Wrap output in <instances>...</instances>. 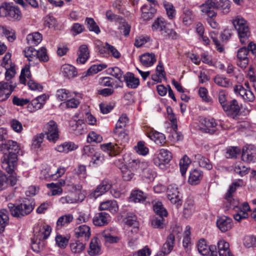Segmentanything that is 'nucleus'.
Here are the masks:
<instances>
[{
    "mask_svg": "<svg viewBox=\"0 0 256 256\" xmlns=\"http://www.w3.org/2000/svg\"><path fill=\"white\" fill-rule=\"evenodd\" d=\"M20 150V146L16 142L0 140V151L4 154L1 159L2 167L10 174L14 171Z\"/></svg>",
    "mask_w": 256,
    "mask_h": 256,
    "instance_id": "nucleus-1",
    "label": "nucleus"
},
{
    "mask_svg": "<svg viewBox=\"0 0 256 256\" xmlns=\"http://www.w3.org/2000/svg\"><path fill=\"white\" fill-rule=\"evenodd\" d=\"M51 228L48 225L37 224L34 228V236L32 238V248L38 252L43 250L46 245V240L51 232Z\"/></svg>",
    "mask_w": 256,
    "mask_h": 256,
    "instance_id": "nucleus-2",
    "label": "nucleus"
},
{
    "mask_svg": "<svg viewBox=\"0 0 256 256\" xmlns=\"http://www.w3.org/2000/svg\"><path fill=\"white\" fill-rule=\"evenodd\" d=\"M8 206L12 216L17 218H22L29 214L34 208L33 202L28 198H24L18 204L9 203Z\"/></svg>",
    "mask_w": 256,
    "mask_h": 256,
    "instance_id": "nucleus-3",
    "label": "nucleus"
},
{
    "mask_svg": "<svg viewBox=\"0 0 256 256\" xmlns=\"http://www.w3.org/2000/svg\"><path fill=\"white\" fill-rule=\"evenodd\" d=\"M232 24L238 32L240 42L246 44L248 42L250 34L248 22L243 18L238 16L233 20Z\"/></svg>",
    "mask_w": 256,
    "mask_h": 256,
    "instance_id": "nucleus-4",
    "label": "nucleus"
},
{
    "mask_svg": "<svg viewBox=\"0 0 256 256\" xmlns=\"http://www.w3.org/2000/svg\"><path fill=\"white\" fill-rule=\"evenodd\" d=\"M152 28L153 31L159 32L165 39H176V32L172 29L167 28L166 22L163 18H157L152 24Z\"/></svg>",
    "mask_w": 256,
    "mask_h": 256,
    "instance_id": "nucleus-5",
    "label": "nucleus"
},
{
    "mask_svg": "<svg viewBox=\"0 0 256 256\" xmlns=\"http://www.w3.org/2000/svg\"><path fill=\"white\" fill-rule=\"evenodd\" d=\"M0 16H8L19 20L21 19L22 14L18 7L12 6L10 4L3 3L0 6Z\"/></svg>",
    "mask_w": 256,
    "mask_h": 256,
    "instance_id": "nucleus-6",
    "label": "nucleus"
},
{
    "mask_svg": "<svg viewBox=\"0 0 256 256\" xmlns=\"http://www.w3.org/2000/svg\"><path fill=\"white\" fill-rule=\"evenodd\" d=\"M46 138L50 142H56L59 138L58 130L56 122L53 120L50 121L46 124L44 128Z\"/></svg>",
    "mask_w": 256,
    "mask_h": 256,
    "instance_id": "nucleus-7",
    "label": "nucleus"
},
{
    "mask_svg": "<svg viewBox=\"0 0 256 256\" xmlns=\"http://www.w3.org/2000/svg\"><path fill=\"white\" fill-rule=\"evenodd\" d=\"M16 87V83L12 82H0V101L6 100Z\"/></svg>",
    "mask_w": 256,
    "mask_h": 256,
    "instance_id": "nucleus-8",
    "label": "nucleus"
},
{
    "mask_svg": "<svg viewBox=\"0 0 256 256\" xmlns=\"http://www.w3.org/2000/svg\"><path fill=\"white\" fill-rule=\"evenodd\" d=\"M222 108L228 116L233 118L239 114L240 110L238 101L235 99L228 102Z\"/></svg>",
    "mask_w": 256,
    "mask_h": 256,
    "instance_id": "nucleus-9",
    "label": "nucleus"
},
{
    "mask_svg": "<svg viewBox=\"0 0 256 256\" xmlns=\"http://www.w3.org/2000/svg\"><path fill=\"white\" fill-rule=\"evenodd\" d=\"M167 196L172 204H176L177 206L182 205V201L176 184H172L168 186L167 190Z\"/></svg>",
    "mask_w": 256,
    "mask_h": 256,
    "instance_id": "nucleus-10",
    "label": "nucleus"
},
{
    "mask_svg": "<svg viewBox=\"0 0 256 256\" xmlns=\"http://www.w3.org/2000/svg\"><path fill=\"white\" fill-rule=\"evenodd\" d=\"M242 160L247 162H256V148L250 145L244 147L242 155Z\"/></svg>",
    "mask_w": 256,
    "mask_h": 256,
    "instance_id": "nucleus-11",
    "label": "nucleus"
},
{
    "mask_svg": "<svg viewBox=\"0 0 256 256\" xmlns=\"http://www.w3.org/2000/svg\"><path fill=\"white\" fill-rule=\"evenodd\" d=\"M234 90L236 94H239L246 102H252L255 99L253 92L244 88L242 85L235 86Z\"/></svg>",
    "mask_w": 256,
    "mask_h": 256,
    "instance_id": "nucleus-12",
    "label": "nucleus"
},
{
    "mask_svg": "<svg viewBox=\"0 0 256 256\" xmlns=\"http://www.w3.org/2000/svg\"><path fill=\"white\" fill-rule=\"evenodd\" d=\"M216 249L215 246L209 247L206 244V241L204 239L199 240L198 244V250L200 254L203 256H206L210 252V256H218L217 252L214 251Z\"/></svg>",
    "mask_w": 256,
    "mask_h": 256,
    "instance_id": "nucleus-13",
    "label": "nucleus"
},
{
    "mask_svg": "<svg viewBox=\"0 0 256 256\" xmlns=\"http://www.w3.org/2000/svg\"><path fill=\"white\" fill-rule=\"evenodd\" d=\"M248 50L246 47L240 48L237 52V65L242 68H245L248 64Z\"/></svg>",
    "mask_w": 256,
    "mask_h": 256,
    "instance_id": "nucleus-14",
    "label": "nucleus"
},
{
    "mask_svg": "<svg viewBox=\"0 0 256 256\" xmlns=\"http://www.w3.org/2000/svg\"><path fill=\"white\" fill-rule=\"evenodd\" d=\"M201 12L208 18H215L217 12L212 0H207L200 6Z\"/></svg>",
    "mask_w": 256,
    "mask_h": 256,
    "instance_id": "nucleus-15",
    "label": "nucleus"
},
{
    "mask_svg": "<svg viewBox=\"0 0 256 256\" xmlns=\"http://www.w3.org/2000/svg\"><path fill=\"white\" fill-rule=\"evenodd\" d=\"M232 218L226 216L218 217L216 226L222 232H226L232 228Z\"/></svg>",
    "mask_w": 256,
    "mask_h": 256,
    "instance_id": "nucleus-16",
    "label": "nucleus"
},
{
    "mask_svg": "<svg viewBox=\"0 0 256 256\" xmlns=\"http://www.w3.org/2000/svg\"><path fill=\"white\" fill-rule=\"evenodd\" d=\"M100 147L103 151L106 152L110 156L118 154L122 150V148L117 144L112 142L102 144L100 146Z\"/></svg>",
    "mask_w": 256,
    "mask_h": 256,
    "instance_id": "nucleus-17",
    "label": "nucleus"
},
{
    "mask_svg": "<svg viewBox=\"0 0 256 256\" xmlns=\"http://www.w3.org/2000/svg\"><path fill=\"white\" fill-rule=\"evenodd\" d=\"M110 220V215L105 212H99L96 214L93 218L94 224L98 226L106 225Z\"/></svg>",
    "mask_w": 256,
    "mask_h": 256,
    "instance_id": "nucleus-18",
    "label": "nucleus"
},
{
    "mask_svg": "<svg viewBox=\"0 0 256 256\" xmlns=\"http://www.w3.org/2000/svg\"><path fill=\"white\" fill-rule=\"evenodd\" d=\"M24 56L27 58L30 64L34 65L38 64V52L32 46L28 47L23 51Z\"/></svg>",
    "mask_w": 256,
    "mask_h": 256,
    "instance_id": "nucleus-19",
    "label": "nucleus"
},
{
    "mask_svg": "<svg viewBox=\"0 0 256 256\" xmlns=\"http://www.w3.org/2000/svg\"><path fill=\"white\" fill-rule=\"evenodd\" d=\"M147 135L151 140L157 144L162 146L166 143V137L162 133L152 130L148 132Z\"/></svg>",
    "mask_w": 256,
    "mask_h": 256,
    "instance_id": "nucleus-20",
    "label": "nucleus"
},
{
    "mask_svg": "<svg viewBox=\"0 0 256 256\" xmlns=\"http://www.w3.org/2000/svg\"><path fill=\"white\" fill-rule=\"evenodd\" d=\"M219 256H234L230 251L229 244L224 240L218 242Z\"/></svg>",
    "mask_w": 256,
    "mask_h": 256,
    "instance_id": "nucleus-21",
    "label": "nucleus"
},
{
    "mask_svg": "<svg viewBox=\"0 0 256 256\" xmlns=\"http://www.w3.org/2000/svg\"><path fill=\"white\" fill-rule=\"evenodd\" d=\"M74 233L76 238H84L88 240L90 236V228L86 224L80 226L75 228Z\"/></svg>",
    "mask_w": 256,
    "mask_h": 256,
    "instance_id": "nucleus-22",
    "label": "nucleus"
},
{
    "mask_svg": "<svg viewBox=\"0 0 256 256\" xmlns=\"http://www.w3.org/2000/svg\"><path fill=\"white\" fill-rule=\"evenodd\" d=\"M142 18L144 20H149L152 19L156 12V10L150 5L144 4L142 8Z\"/></svg>",
    "mask_w": 256,
    "mask_h": 256,
    "instance_id": "nucleus-23",
    "label": "nucleus"
},
{
    "mask_svg": "<svg viewBox=\"0 0 256 256\" xmlns=\"http://www.w3.org/2000/svg\"><path fill=\"white\" fill-rule=\"evenodd\" d=\"M239 208H238V212L234 215V220L238 222L246 218L248 216L246 212L250 210L249 205L247 202L244 203L242 205H240Z\"/></svg>",
    "mask_w": 256,
    "mask_h": 256,
    "instance_id": "nucleus-24",
    "label": "nucleus"
},
{
    "mask_svg": "<svg viewBox=\"0 0 256 256\" xmlns=\"http://www.w3.org/2000/svg\"><path fill=\"white\" fill-rule=\"evenodd\" d=\"M99 209L100 210H108L112 213H115L118 210V206L114 200H106L101 203Z\"/></svg>",
    "mask_w": 256,
    "mask_h": 256,
    "instance_id": "nucleus-25",
    "label": "nucleus"
},
{
    "mask_svg": "<svg viewBox=\"0 0 256 256\" xmlns=\"http://www.w3.org/2000/svg\"><path fill=\"white\" fill-rule=\"evenodd\" d=\"M126 83L128 87L132 88H136L140 84V81L138 78L134 77V74L128 72L125 76H124V80Z\"/></svg>",
    "mask_w": 256,
    "mask_h": 256,
    "instance_id": "nucleus-26",
    "label": "nucleus"
},
{
    "mask_svg": "<svg viewBox=\"0 0 256 256\" xmlns=\"http://www.w3.org/2000/svg\"><path fill=\"white\" fill-rule=\"evenodd\" d=\"M77 62L84 64L90 56V52L86 45L83 44L80 46L78 52Z\"/></svg>",
    "mask_w": 256,
    "mask_h": 256,
    "instance_id": "nucleus-27",
    "label": "nucleus"
},
{
    "mask_svg": "<svg viewBox=\"0 0 256 256\" xmlns=\"http://www.w3.org/2000/svg\"><path fill=\"white\" fill-rule=\"evenodd\" d=\"M78 148V146L72 142H65L58 145L54 148L55 150L60 152L68 153Z\"/></svg>",
    "mask_w": 256,
    "mask_h": 256,
    "instance_id": "nucleus-28",
    "label": "nucleus"
},
{
    "mask_svg": "<svg viewBox=\"0 0 256 256\" xmlns=\"http://www.w3.org/2000/svg\"><path fill=\"white\" fill-rule=\"evenodd\" d=\"M142 168V178L144 180L148 182L154 180L156 176V173L154 170L149 166L148 164Z\"/></svg>",
    "mask_w": 256,
    "mask_h": 256,
    "instance_id": "nucleus-29",
    "label": "nucleus"
},
{
    "mask_svg": "<svg viewBox=\"0 0 256 256\" xmlns=\"http://www.w3.org/2000/svg\"><path fill=\"white\" fill-rule=\"evenodd\" d=\"M194 162H197L201 167L210 170L212 168V165L210 160L200 154H196L194 156Z\"/></svg>",
    "mask_w": 256,
    "mask_h": 256,
    "instance_id": "nucleus-30",
    "label": "nucleus"
},
{
    "mask_svg": "<svg viewBox=\"0 0 256 256\" xmlns=\"http://www.w3.org/2000/svg\"><path fill=\"white\" fill-rule=\"evenodd\" d=\"M202 176V172L197 169H194L190 172L188 182L191 185H196L200 183Z\"/></svg>",
    "mask_w": 256,
    "mask_h": 256,
    "instance_id": "nucleus-31",
    "label": "nucleus"
},
{
    "mask_svg": "<svg viewBox=\"0 0 256 256\" xmlns=\"http://www.w3.org/2000/svg\"><path fill=\"white\" fill-rule=\"evenodd\" d=\"M175 242V236L170 234L168 236L165 243L163 244L162 250L166 254H169L173 250Z\"/></svg>",
    "mask_w": 256,
    "mask_h": 256,
    "instance_id": "nucleus-32",
    "label": "nucleus"
},
{
    "mask_svg": "<svg viewBox=\"0 0 256 256\" xmlns=\"http://www.w3.org/2000/svg\"><path fill=\"white\" fill-rule=\"evenodd\" d=\"M140 60L145 66H150L156 62L155 55L153 53H146L142 54L140 57Z\"/></svg>",
    "mask_w": 256,
    "mask_h": 256,
    "instance_id": "nucleus-33",
    "label": "nucleus"
},
{
    "mask_svg": "<svg viewBox=\"0 0 256 256\" xmlns=\"http://www.w3.org/2000/svg\"><path fill=\"white\" fill-rule=\"evenodd\" d=\"M216 10L220 9L224 14L228 13L230 10V4L228 0H212Z\"/></svg>",
    "mask_w": 256,
    "mask_h": 256,
    "instance_id": "nucleus-34",
    "label": "nucleus"
},
{
    "mask_svg": "<svg viewBox=\"0 0 256 256\" xmlns=\"http://www.w3.org/2000/svg\"><path fill=\"white\" fill-rule=\"evenodd\" d=\"M216 10L220 9L224 14L228 13L230 10V4L228 0H212Z\"/></svg>",
    "mask_w": 256,
    "mask_h": 256,
    "instance_id": "nucleus-35",
    "label": "nucleus"
},
{
    "mask_svg": "<svg viewBox=\"0 0 256 256\" xmlns=\"http://www.w3.org/2000/svg\"><path fill=\"white\" fill-rule=\"evenodd\" d=\"M100 246L98 242V238H94L92 239L90 244L88 254L90 256H95L100 254Z\"/></svg>",
    "mask_w": 256,
    "mask_h": 256,
    "instance_id": "nucleus-36",
    "label": "nucleus"
},
{
    "mask_svg": "<svg viewBox=\"0 0 256 256\" xmlns=\"http://www.w3.org/2000/svg\"><path fill=\"white\" fill-rule=\"evenodd\" d=\"M42 37L38 32H33L27 36L26 40L29 45L37 46L42 40Z\"/></svg>",
    "mask_w": 256,
    "mask_h": 256,
    "instance_id": "nucleus-37",
    "label": "nucleus"
},
{
    "mask_svg": "<svg viewBox=\"0 0 256 256\" xmlns=\"http://www.w3.org/2000/svg\"><path fill=\"white\" fill-rule=\"evenodd\" d=\"M148 194L140 190H133L131 194L130 198L134 202H142L146 200Z\"/></svg>",
    "mask_w": 256,
    "mask_h": 256,
    "instance_id": "nucleus-38",
    "label": "nucleus"
},
{
    "mask_svg": "<svg viewBox=\"0 0 256 256\" xmlns=\"http://www.w3.org/2000/svg\"><path fill=\"white\" fill-rule=\"evenodd\" d=\"M64 76L68 78H73L77 75L75 67L70 64H64L62 67Z\"/></svg>",
    "mask_w": 256,
    "mask_h": 256,
    "instance_id": "nucleus-39",
    "label": "nucleus"
},
{
    "mask_svg": "<svg viewBox=\"0 0 256 256\" xmlns=\"http://www.w3.org/2000/svg\"><path fill=\"white\" fill-rule=\"evenodd\" d=\"M70 126L72 128V130L76 132L78 134H82L85 130V124L82 120H72L70 122Z\"/></svg>",
    "mask_w": 256,
    "mask_h": 256,
    "instance_id": "nucleus-40",
    "label": "nucleus"
},
{
    "mask_svg": "<svg viewBox=\"0 0 256 256\" xmlns=\"http://www.w3.org/2000/svg\"><path fill=\"white\" fill-rule=\"evenodd\" d=\"M8 212L6 209L0 210V232H4L5 227L8 224L9 218Z\"/></svg>",
    "mask_w": 256,
    "mask_h": 256,
    "instance_id": "nucleus-41",
    "label": "nucleus"
},
{
    "mask_svg": "<svg viewBox=\"0 0 256 256\" xmlns=\"http://www.w3.org/2000/svg\"><path fill=\"white\" fill-rule=\"evenodd\" d=\"M194 212V201L188 199L184 204V215L185 218H189Z\"/></svg>",
    "mask_w": 256,
    "mask_h": 256,
    "instance_id": "nucleus-42",
    "label": "nucleus"
},
{
    "mask_svg": "<svg viewBox=\"0 0 256 256\" xmlns=\"http://www.w3.org/2000/svg\"><path fill=\"white\" fill-rule=\"evenodd\" d=\"M164 216H154L151 220V226L154 228L162 229L166 226L164 223Z\"/></svg>",
    "mask_w": 256,
    "mask_h": 256,
    "instance_id": "nucleus-43",
    "label": "nucleus"
},
{
    "mask_svg": "<svg viewBox=\"0 0 256 256\" xmlns=\"http://www.w3.org/2000/svg\"><path fill=\"white\" fill-rule=\"evenodd\" d=\"M158 158L161 163L168 164L171 160L172 154L168 150L162 148L160 150Z\"/></svg>",
    "mask_w": 256,
    "mask_h": 256,
    "instance_id": "nucleus-44",
    "label": "nucleus"
},
{
    "mask_svg": "<svg viewBox=\"0 0 256 256\" xmlns=\"http://www.w3.org/2000/svg\"><path fill=\"white\" fill-rule=\"evenodd\" d=\"M74 219L72 214H68L60 216L56 222L57 228H60L62 226H67Z\"/></svg>",
    "mask_w": 256,
    "mask_h": 256,
    "instance_id": "nucleus-45",
    "label": "nucleus"
},
{
    "mask_svg": "<svg viewBox=\"0 0 256 256\" xmlns=\"http://www.w3.org/2000/svg\"><path fill=\"white\" fill-rule=\"evenodd\" d=\"M225 199L224 205L227 210L232 208L238 211V208H239L240 204L237 199L233 198L232 197L225 198Z\"/></svg>",
    "mask_w": 256,
    "mask_h": 256,
    "instance_id": "nucleus-46",
    "label": "nucleus"
},
{
    "mask_svg": "<svg viewBox=\"0 0 256 256\" xmlns=\"http://www.w3.org/2000/svg\"><path fill=\"white\" fill-rule=\"evenodd\" d=\"M190 160L189 158L185 155L183 156V158L180 160V171L182 175L184 176L188 168L189 164H190Z\"/></svg>",
    "mask_w": 256,
    "mask_h": 256,
    "instance_id": "nucleus-47",
    "label": "nucleus"
},
{
    "mask_svg": "<svg viewBox=\"0 0 256 256\" xmlns=\"http://www.w3.org/2000/svg\"><path fill=\"white\" fill-rule=\"evenodd\" d=\"M153 209L157 216H167L168 213L162 202L158 201L153 203Z\"/></svg>",
    "mask_w": 256,
    "mask_h": 256,
    "instance_id": "nucleus-48",
    "label": "nucleus"
},
{
    "mask_svg": "<svg viewBox=\"0 0 256 256\" xmlns=\"http://www.w3.org/2000/svg\"><path fill=\"white\" fill-rule=\"evenodd\" d=\"M108 73L112 76L118 80L120 82H122V78H124L123 72L118 67L109 68L107 70Z\"/></svg>",
    "mask_w": 256,
    "mask_h": 256,
    "instance_id": "nucleus-49",
    "label": "nucleus"
},
{
    "mask_svg": "<svg viewBox=\"0 0 256 256\" xmlns=\"http://www.w3.org/2000/svg\"><path fill=\"white\" fill-rule=\"evenodd\" d=\"M214 82L217 85L222 87H228L232 84L229 79L219 75L215 76Z\"/></svg>",
    "mask_w": 256,
    "mask_h": 256,
    "instance_id": "nucleus-50",
    "label": "nucleus"
},
{
    "mask_svg": "<svg viewBox=\"0 0 256 256\" xmlns=\"http://www.w3.org/2000/svg\"><path fill=\"white\" fill-rule=\"evenodd\" d=\"M74 174L79 177L82 180H84L86 176V166L84 165L80 164L74 168Z\"/></svg>",
    "mask_w": 256,
    "mask_h": 256,
    "instance_id": "nucleus-51",
    "label": "nucleus"
},
{
    "mask_svg": "<svg viewBox=\"0 0 256 256\" xmlns=\"http://www.w3.org/2000/svg\"><path fill=\"white\" fill-rule=\"evenodd\" d=\"M102 236L106 242L110 244L117 242L119 240L118 237L112 236L108 230H104L102 234Z\"/></svg>",
    "mask_w": 256,
    "mask_h": 256,
    "instance_id": "nucleus-52",
    "label": "nucleus"
},
{
    "mask_svg": "<svg viewBox=\"0 0 256 256\" xmlns=\"http://www.w3.org/2000/svg\"><path fill=\"white\" fill-rule=\"evenodd\" d=\"M120 168L124 180L128 181L132 179L134 174L127 166L124 165Z\"/></svg>",
    "mask_w": 256,
    "mask_h": 256,
    "instance_id": "nucleus-53",
    "label": "nucleus"
},
{
    "mask_svg": "<svg viewBox=\"0 0 256 256\" xmlns=\"http://www.w3.org/2000/svg\"><path fill=\"white\" fill-rule=\"evenodd\" d=\"M70 92L64 88L58 90L56 92V98L60 101L66 100L70 96Z\"/></svg>",
    "mask_w": 256,
    "mask_h": 256,
    "instance_id": "nucleus-54",
    "label": "nucleus"
},
{
    "mask_svg": "<svg viewBox=\"0 0 256 256\" xmlns=\"http://www.w3.org/2000/svg\"><path fill=\"white\" fill-rule=\"evenodd\" d=\"M0 30L8 38L9 42H13L16 39L14 32L10 28H7L6 27L0 26Z\"/></svg>",
    "mask_w": 256,
    "mask_h": 256,
    "instance_id": "nucleus-55",
    "label": "nucleus"
},
{
    "mask_svg": "<svg viewBox=\"0 0 256 256\" xmlns=\"http://www.w3.org/2000/svg\"><path fill=\"white\" fill-rule=\"evenodd\" d=\"M102 140V137L94 132H90L87 136V142L88 143L94 142L96 143L100 142Z\"/></svg>",
    "mask_w": 256,
    "mask_h": 256,
    "instance_id": "nucleus-56",
    "label": "nucleus"
},
{
    "mask_svg": "<svg viewBox=\"0 0 256 256\" xmlns=\"http://www.w3.org/2000/svg\"><path fill=\"white\" fill-rule=\"evenodd\" d=\"M86 22L90 31L94 32L96 34H98L100 32V28L93 18H86Z\"/></svg>",
    "mask_w": 256,
    "mask_h": 256,
    "instance_id": "nucleus-57",
    "label": "nucleus"
},
{
    "mask_svg": "<svg viewBox=\"0 0 256 256\" xmlns=\"http://www.w3.org/2000/svg\"><path fill=\"white\" fill-rule=\"evenodd\" d=\"M70 246L73 253H80L84 250L85 245L80 241H76L72 243Z\"/></svg>",
    "mask_w": 256,
    "mask_h": 256,
    "instance_id": "nucleus-58",
    "label": "nucleus"
},
{
    "mask_svg": "<svg viewBox=\"0 0 256 256\" xmlns=\"http://www.w3.org/2000/svg\"><path fill=\"white\" fill-rule=\"evenodd\" d=\"M136 151L140 154L145 156L148 152V148L144 145V142L140 141L134 147Z\"/></svg>",
    "mask_w": 256,
    "mask_h": 256,
    "instance_id": "nucleus-59",
    "label": "nucleus"
},
{
    "mask_svg": "<svg viewBox=\"0 0 256 256\" xmlns=\"http://www.w3.org/2000/svg\"><path fill=\"white\" fill-rule=\"evenodd\" d=\"M107 66L105 64H100L93 65L87 70V75L90 76L98 73V72L106 68Z\"/></svg>",
    "mask_w": 256,
    "mask_h": 256,
    "instance_id": "nucleus-60",
    "label": "nucleus"
},
{
    "mask_svg": "<svg viewBox=\"0 0 256 256\" xmlns=\"http://www.w3.org/2000/svg\"><path fill=\"white\" fill-rule=\"evenodd\" d=\"M8 186V178L5 174L0 170V191L6 188Z\"/></svg>",
    "mask_w": 256,
    "mask_h": 256,
    "instance_id": "nucleus-61",
    "label": "nucleus"
},
{
    "mask_svg": "<svg viewBox=\"0 0 256 256\" xmlns=\"http://www.w3.org/2000/svg\"><path fill=\"white\" fill-rule=\"evenodd\" d=\"M240 152V149L238 147H230L227 148L226 157L228 158H236Z\"/></svg>",
    "mask_w": 256,
    "mask_h": 256,
    "instance_id": "nucleus-62",
    "label": "nucleus"
},
{
    "mask_svg": "<svg viewBox=\"0 0 256 256\" xmlns=\"http://www.w3.org/2000/svg\"><path fill=\"white\" fill-rule=\"evenodd\" d=\"M90 218V214L88 212H80L78 214V217L76 220L77 224L86 222Z\"/></svg>",
    "mask_w": 256,
    "mask_h": 256,
    "instance_id": "nucleus-63",
    "label": "nucleus"
},
{
    "mask_svg": "<svg viewBox=\"0 0 256 256\" xmlns=\"http://www.w3.org/2000/svg\"><path fill=\"white\" fill-rule=\"evenodd\" d=\"M244 244L247 248L256 246V236H246L244 239Z\"/></svg>",
    "mask_w": 256,
    "mask_h": 256,
    "instance_id": "nucleus-64",
    "label": "nucleus"
}]
</instances>
